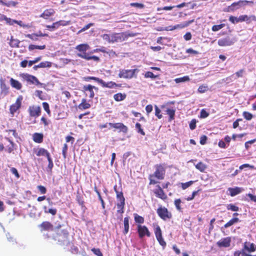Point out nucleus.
I'll return each mask as SVG.
<instances>
[{
	"label": "nucleus",
	"instance_id": "nucleus-44",
	"mask_svg": "<svg viewBox=\"0 0 256 256\" xmlns=\"http://www.w3.org/2000/svg\"><path fill=\"white\" fill-rule=\"evenodd\" d=\"M136 128L137 129L138 132V133H140V134H142L143 136L145 135V132H144L143 130L141 128V125L140 124L136 123Z\"/></svg>",
	"mask_w": 256,
	"mask_h": 256
},
{
	"label": "nucleus",
	"instance_id": "nucleus-55",
	"mask_svg": "<svg viewBox=\"0 0 256 256\" xmlns=\"http://www.w3.org/2000/svg\"><path fill=\"white\" fill-rule=\"evenodd\" d=\"M196 120L195 119H193L191 120L190 124V128L191 130H194L196 127Z\"/></svg>",
	"mask_w": 256,
	"mask_h": 256
},
{
	"label": "nucleus",
	"instance_id": "nucleus-56",
	"mask_svg": "<svg viewBox=\"0 0 256 256\" xmlns=\"http://www.w3.org/2000/svg\"><path fill=\"white\" fill-rule=\"evenodd\" d=\"M92 252L97 256H103L102 254L100 252V249L93 248L92 250Z\"/></svg>",
	"mask_w": 256,
	"mask_h": 256
},
{
	"label": "nucleus",
	"instance_id": "nucleus-29",
	"mask_svg": "<svg viewBox=\"0 0 256 256\" xmlns=\"http://www.w3.org/2000/svg\"><path fill=\"white\" fill-rule=\"evenodd\" d=\"M43 136L42 134L38 133H35L34 134L33 138L34 140L36 142H41L42 140Z\"/></svg>",
	"mask_w": 256,
	"mask_h": 256
},
{
	"label": "nucleus",
	"instance_id": "nucleus-40",
	"mask_svg": "<svg viewBox=\"0 0 256 256\" xmlns=\"http://www.w3.org/2000/svg\"><path fill=\"white\" fill-rule=\"evenodd\" d=\"M225 24H224L218 25H214L212 27V30L214 32H216L223 28Z\"/></svg>",
	"mask_w": 256,
	"mask_h": 256
},
{
	"label": "nucleus",
	"instance_id": "nucleus-48",
	"mask_svg": "<svg viewBox=\"0 0 256 256\" xmlns=\"http://www.w3.org/2000/svg\"><path fill=\"white\" fill-rule=\"evenodd\" d=\"M26 37L32 40H38V36L36 34H28L26 36Z\"/></svg>",
	"mask_w": 256,
	"mask_h": 256
},
{
	"label": "nucleus",
	"instance_id": "nucleus-11",
	"mask_svg": "<svg viewBox=\"0 0 256 256\" xmlns=\"http://www.w3.org/2000/svg\"><path fill=\"white\" fill-rule=\"evenodd\" d=\"M22 100V96H19L16 102L10 106V112L11 114H14L20 107Z\"/></svg>",
	"mask_w": 256,
	"mask_h": 256
},
{
	"label": "nucleus",
	"instance_id": "nucleus-35",
	"mask_svg": "<svg viewBox=\"0 0 256 256\" xmlns=\"http://www.w3.org/2000/svg\"><path fill=\"white\" fill-rule=\"evenodd\" d=\"M190 80V78L188 76H184L182 78H176L174 80L176 83L183 82Z\"/></svg>",
	"mask_w": 256,
	"mask_h": 256
},
{
	"label": "nucleus",
	"instance_id": "nucleus-30",
	"mask_svg": "<svg viewBox=\"0 0 256 256\" xmlns=\"http://www.w3.org/2000/svg\"><path fill=\"white\" fill-rule=\"evenodd\" d=\"M114 98L115 100L120 102L124 100L126 98V95L121 93H118L114 95Z\"/></svg>",
	"mask_w": 256,
	"mask_h": 256
},
{
	"label": "nucleus",
	"instance_id": "nucleus-51",
	"mask_svg": "<svg viewBox=\"0 0 256 256\" xmlns=\"http://www.w3.org/2000/svg\"><path fill=\"white\" fill-rule=\"evenodd\" d=\"M144 76L146 78H156L158 76H155L152 72H146L145 74H144Z\"/></svg>",
	"mask_w": 256,
	"mask_h": 256
},
{
	"label": "nucleus",
	"instance_id": "nucleus-63",
	"mask_svg": "<svg viewBox=\"0 0 256 256\" xmlns=\"http://www.w3.org/2000/svg\"><path fill=\"white\" fill-rule=\"evenodd\" d=\"M186 53L188 54H198V52L196 50H194L192 48H188L186 50Z\"/></svg>",
	"mask_w": 256,
	"mask_h": 256
},
{
	"label": "nucleus",
	"instance_id": "nucleus-32",
	"mask_svg": "<svg viewBox=\"0 0 256 256\" xmlns=\"http://www.w3.org/2000/svg\"><path fill=\"white\" fill-rule=\"evenodd\" d=\"M40 226L44 230H49L51 228H52V225L48 222H43L41 225Z\"/></svg>",
	"mask_w": 256,
	"mask_h": 256
},
{
	"label": "nucleus",
	"instance_id": "nucleus-18",
	"mask_svg": "<svg viewBox=\"0 0 256 256\" xmlns=\"http://www.w3.org/2000/svg\"><path fill=\"white\" fill-rule=\"evenodd\" d=\"M244 248L248 252H254L256 250L254 244L250 242H245L244 243Z\"/></svg>",
	"mask_w": 256,
	"mask_h": 256
},
{
	"label": "nucleus",
	"instance_id": "nucleus-21",
	"mask_svg": "<svg viewBox=\"0 0 256 256\" xmlns=\"http://www.w3.org/2000/svg\"><path fill=\"white\" fill-rule=\"evenodd\" d=\"M194 21V20H188V21H187V22H182L181 24H176V25L174 26V28H175V30H176V29H182V28H184L188 26L190 24L193 22Z\"/></svg>",
	"mask_w": 256,
	"mask_h": 256
},
{
	"label": "nucleus",
	"instance_id": "nucleus-27",
	"mask_svg": "<svg viewBox=\"0 0 256 256\" xmlns=\"http://www.w3.org/2000/svg\"><path fill=\"white\" fill-rule=\"evenodd\" d=\"M90 105L86 102V100L85 99H82V102L78 106V108L81 110H86L90 108Z\"/></svg>",
	"mask_w": 256,
	"mask_h": 256
},
{
	"label": "nucleus",
	"instance_id": "nucleus-20",
	"mask_svg": "<svg viewBox=\"0 0 256 256\" xmlns=\"http://www.w3.org/2000/svg\"><path fill=\"white\" fill-rule=\"evenodd\" d=\"M10 84L12 88L18 90H20L22 87V84L18 80H16L13 78H11L10 79Z\"/></svg>",
	"mask_w": 256,
	"mask_h": 256
},
{
	"label": "nucleus",
	"instance_id": "nucleus-37",
	"mask_svg": "<svg viewBox=\"0 0 256 256\" xmlns=\"http://www.w3.org/2000/svg\"><path fill=\"white\" fill-rule=\"evenodd\" d=\"M52 66V63L49 62H43L38 64L40 68H50Z\"/></svg>",
	"mask_w": 256,
	"mask_h": 256
},
{
	"label": "nucleus",
	"instance_id": "nucleus-15",
	"mask_svg": "<svg viewBox=\"0 0 256 256\" xmlns=\"http://www.w3.org/2000/svg\"><path fill=\"white\" fill-rule=\"evenodd\" d=\"M30 114L31 116L38 117L40 112V108L36 106H30L28 108Z\"/></svg>",
	"mask_w": 256,
	"mask_h": 256
},
{
	"label": "nucleus",
	"instance_id": "nucleus-49",
	"mask_svg": "<svg viewBox=\"0 0 256 256\" xmlns=\"http://www.w3.org/2000/svg\"><path fill=\"white\" fill-rule=\"evenodd\" d=\"M208 89V86L202 85L199 86L198 88V91L200 93H204L206 92Z\"/></svg>",
	"mask_w": 256,
	"mask_h": 256
},
{
	"label": "nucleus",
	"instance_id": "nucleus-23",
	"mask_svg": "<svg viewBox=\"0 0 256 256\" xmlns=\"http://www.w3.org/2000/svg\"><path fill=\"white\" fill-rule=\"evenodd\" d=\"M231 196H234L242 192V189L240 188L236 187L234 188H228Z\"/></svg>",
	"mask_w": 256,
	"mask_h": 256
},
{
	"label": "nucleus",
	"instance_id": "nucleus-62",
	"mask_svg": "<svg viewBox=\"0 0 256 256\" xmlns=\"http://www.w3.org/2000/svg\"><path fill=\"white\" fill-rule=\"evenodd\" d=\"M6 22V24H8L10 25H13L14 24H16V20H12L10 18H7Z\"/></svg>",
	"mask_w": 256,
	"mask_h": 256
},
{
	"label": "nucleus",
	"instance_id": "nucleus-57",
	"mask_svg": "<svg viewBox=\"0 0 256 256\" xmlns=\"http://www.w3.org/2000/svg\"><path fill=\"white\" fill-rule=\"evenodd\" d=\"M42 106H43V108H44V110L48 114H50V110L49 109V105L46 102H44L42 103Z\"/></svg>",
	"mask_w": 256,
	"mask_h": 256
},
{
	"label": "nucleus",
	"instance_id": "nucleus-22",
	"mask_svg": "<svg viewBox=\"0 0 256 256\" xmlns=\"http://www.w3.org/2000/svg\"><path fill=\"white\" fill-rule=\"evenodd\" d=\"M21 76L26 80L30 82L31 84H34V76L28 74H21Z\"/></svg>",
	"mask_w": 256,
	"mask_h": 256
},
{
	"label": "nucleus",
	"instance_id": "nucleus-41",
	"mask_svg": "<svg viewBox=\"0 0 256 256\" xmlns=\"http://www.w3.org/2000/svg\"><path fill=\"white\" fill-rule=\"evenodd\" d=\"M243 116L246 120H250L253 118V115L247 112H243Z\"/></svg>",
	"mask_w": 256,
	"mask_h": 256
},
{
	"label": "nucleus",
	"instance_id": "nucleus-60",
	"mask_svg": "<svg viewBox=\"0 0 256 256\" xmlns=\"http://www.w3.org/2000/svg\"><path fill=\"white\" fill-rule=\"evenodd\" d=\"M38 190L40 191L41 194H44L46 193V190L45 187L42 186H38Z\"/></svg>",
	"mask_w": 256,
	"mask_h": 256
},
{
	"label": "nucleus",
	"instance_id": "nucleus-14",
	"mask_svg": "<svg viewBox=\"0 0 256 256\" xmlns=\"http://www.w3.org/2000/svg\"><path fill=\"white\" fill-rule=\"evenodd\" d=\"M83 90L88 92L86 94L88 95L90 98H92L94 96V90H98V88L94 86L88 84V86H84L83 87Z\"/></svg>",
	"mask_w": 256,
	"mask_h": 256
},
{
	"label": "nucleus",
	"instance_id": "nucleus-16",
	"mask_svg": "<svg viewBox=\"0 0 256 256\" xmlns=\"http://www.w3.org/2000/svg\"><path fill=\"white\" fill-rule=\"evenodd\" d=\"M239 19L240 22H246V23L250 24L252 21H256V16L254 15H242L239 16Z\"/></svg>",
	"mask_w": 256,
	"mask_h": 256
},
{
	"label": "nucleus",
	"instance_id": "nucleus-24",
	"mask_svg": "<svg viewBox=\"0 0 256 256\" xmlns=\"http://www.w3.org/2000/svg\"><path fill=\"white\" fill-rule=\"evenodd\" d=\"M195 166H196V168L198 169V170H199L200 172H204V170L207 168L206 165L204 164L202 162H199Z\"/></svg>",
	"mask_w": 256,
	"mask_h": 256
},
{
	"label": "nucleus",
	"instance_id": "nucleus-53",
	"mask_svg": "<svg viewBox=\"0 0 256 256\" xmlns=\"http://www.w3.org/2000/svg\"><path fill=\"white\" fill-rule=\"evenodd\" d=\"M42 58L40 56L36 58L33 60H30L28 62V66H31L33 64H36L39 62L41 60Z\"/></svg>",
	"mask_w": 256,
	"mask_h": 256
},
{
	"label": "nucleus",
	"instance_id": "nucleus-54",
	"mask_svg": "<svg viewBox=\"0 0 256 256\" xmlns=\"http://www.w3.org/2000/svg\"><path fill=\"white\" fill-rule=\"evenodd\" d=\"M209 115V114L204 109L201 110L200 112V118H206Z\"/></svg>",
	"mask_w": 256,
	"mask_h": 256
},
{
	"label": "nucleus",
	"instance_id": "nucleus-36",
	"mask_svg": "<svg viewBox=\"0 0 256 256\" xmlns=\"http://www.w3.org/2000/svg\"><path fill=\"white\" fill-rule=\"evenodd\" d=\"M20 43V41L16 39L11 38L10 44L12 47H17L19 46L18 44Z\"/></svg>",
	"mask_w": 256,
	"mask_h": 256
},
{
	"label": "nucleus",
	"instance_id": "nucleus-46",
	"mask_svg": "<svg viewBox=\"0 0 256 256\" xmlns=\"http://www.w3.org/2000/svg\"><path fill=\"white\" fill-rule=\"evenodd\" d=\"M180 203L181 200L180 199H176L174 200V205L176 209L180 212L182 210V208L180 206Z\"/></svg>",
	"mask_w": 256,
	"mask_h": 256
},
{
	"label": "nucleus",
	"instance_id": "nucleus-9",
	"mask_svg": "<svg viewBox=\"0 0 256 256\" xmlns=\"http://www.w3.org/2000/svg\"><path fill=\"white\" fill-rule=\"evenodd\" d=\"M154 233L156 234V238L160 244L162 246H165L166 245V242L164 240L162 237V234L160 228L159 226H158L154 230Z\"/></svg>",
	"mask_w": 256,
	"mask_h": 256
},
{
	"label": "nucleus",
	"instance_id": "nucleus-31",
	"mask_svg": "<svg viewBox=\"0 0 256 256\" xmlns=\"http://www.w3.org/2000/svg\"><path fill=\"white\" fill-rule=\"evenodd\" d=\"M128 222H129V218L128 217H126L124 218V234H127L128 232V229H129Z\"/></svg>",
	"mask_w": 256,
	"mask_h": 256
},
{
	"label": "nucleus",
	"instance_id": "nucleus-52",
	"mask_svg": "<svg viewBox=\"0 0 256 256\" xmlns=\"http://www.w3.org/2000/svg\"><path fill=\"white\" fill-rule=\"evenodd\" d=\"M227 208L228 210H230L234 212H236L238 210V208L236 206H235L232 204H230L227 206Z\"/></svg>",
	"mask_w": 256,
	"mask_h": 256
},
{
	"label": "nucleus",
	"instance_id": "nucleus-13",
	"mask_svg": "<svg viewBox=\"0 0 256 256\" xmlns=\"http://www.w3.org/2000/svg\"><path fill=\"white\" fill-rule=\"evenodd\" d=\"M108 124L111 126L116 129L120 130V132H122L124 133H126L128 132V128L124 126L123 124L118 123H108Z\"/></svg>",
	"mask_w": 256,
	"mask_h": 256
},
{
	"label": "nucleus",
	"instance_id": "nucleus-4",
	"mask_svg": "<svg viewBox=\"0 0 256 256\" xmlns=\"http://www.w3.org/2000/svg\"><path fill=\"white\" fill-rule=\"evenodd\" d=\"M248 3H253V2L248 0H239L238 2L232 3L230 6L226 8L224 11L227 12H234L240 8L246 5Z\"/></svg>",
	"mask_w": 256,
	"mask_h": 256
},
{
	"label": "nucleus",
	"instance_id": "nucleus-19",
	"mask_svg": "<svg viewBox=\"0 0 256 256\" xmlns=\"http://www.w3.org/2000/svg\"><path fill=\"white\" fill-rule=\"evenodd\" d=\"M158 189L156 190L154 192V193L156 194V196L162 200L166 199L167 196L166 194L164 193L163 190L159 186H158Z\"/></svg>",
	"mask_w": 256,
	"mask_h": 256
},
{
	"label": "nucleus",
	"instance_id": "nucleus-12",
	"mask_svg": "<svg viewBox=\"0 0 256 256\" xmlns=\"http://www.w3.org/2000/svg\"><path fill=\"white\" fill-rule=\"evenodd\" d=\"M164 170L162 166L159 165L156 166V170L154 174V176L159 180L164 178Z\"/></svg>",
	"mask_w": 256,
	"mask_h": 256
},
{
	"label": "nucleus",
	"instance_id": "nucleus-45",
	"mask_svg": "<svg viewBox=\"0 0 256 256\" xmlns=\"http://www.w3.org/2000/svg\"><path fill=\"white\" fill-rule=\"evenodd\" d=\"M194 183V181H190L188 182H186V183H182V189L185 190L188 187L190 186L192 184Z\"/></svg>",
	"mask_w": 256,
	"mask_h": 256
},
{
	"label": "nucleus",
	"instance_id": "nucleus-38",
	"mask_svg": "<svg viewBox=\"0 0 256 256\" xmlns=\"http://www.w3.org/2000/svg\"><path fill=\"white\" fill-rule=\"evenodd\" d=\"M57 24L58 28H59L60 26H66L70 24V21H65V20H60L56 22Z\"/></svg>",
	"mask_w": 256,
	"mask_h": 256
},
{
	"label": "nucleus",
	"instance_id": "nucleus-42",
	"mask_svg": "<svg viewBox=\"0 0 256 256\" xmlns=\"http://www.w3.org/2000/svg\"><path fill=\"white\" fill-rule=\"evenodd\" d=\"M229 20L232 24L238 23L240 22V20L239 19V17L237 18L234 16H230L229 18Z\"/></svg>",
	"mask_w": 256,
	"mask_h": 256
},
{
	"label": "nucleus",
	"instance_id": "nucleus-34",
	"mask_svg": "<svg viewBox=\"0 0 256 256\" xmlns=\"http://www.w3.org/2000/svg\"><path fill=\"white\" fill-rule=\"evenodd\" d=\"M45 48H46L45 45L40 46H36V45H34V44H30L28 46V50H34V49L44 50Z\"/></svg>",
	"mask_w": 256,
	"mask_h": 256
},
{
	"label": "nucleus",
	"instance_id": "nucleus-8",
	"mask_svg": "<svg viewBox=\"0 0 256 256\" xmlns=\"http://www.w3.org/2000/svg\"><path fill=\"white\" fill-rule=\"evenodd\" d=\"M138 230L139 234V236L140 238H143L144 236L150 237V233L148 228L145 226L138 225Z\"/></svg>",
	"mask_w": 256,
	"mask_h": 256
},
{
	"label": "nucleus",
	"instance_id": "nucleus-33",
	"mask_svg": "<svg viewBox=\"0 0 256 256\" xmlns=\"http://www.w3.org/2000/svg\"><path fill=\"white\" fill-rule=\"evenodd\" d=\"M166 114L170 116V120H172L174 118L175 114V110L171 108H167L166 110Z\"/></svg>",
	"mask_w": 256,
	"mask_h": 256
},
{
	"label": "nucleus",
	"instance_id": "nucleus-50",
	"mask_svg": "<svg viewBox=\"0 0 256 256\" xmlns=\"http://www.w3.org/2000/svg\"><path fill=\"white\" fill-rule=\"evenodd\" d=\"M155 115L158 118H162V115L160 114V110L159 109L157 106H155Z\"/></svg>",
	"mask_w": 256,
	"mask_h": 256
},
{
	"label": "nucleus",
	"instance_id": "nucleus-5",
	"mask_svg": "<svg viewBox=\"0 0 256 256\" xmlns=\"http://www.w3.org/2000/svg\"><path fill=\"white\" fill-rule=\"evenodd\" d=\"M157 213L160 218L166 220L172 218V214L164 207H160L157 210Z\"/></svg>",
	"mask_w": 256,
	"mask_h": 256
},
{
	"label": "nucleus",
	"instance_id": "nucleus-6",
	"mask_svg": "<svg viewBox=\"0 0 256 256\" xmlns=\"http://www.w3.org/2000/svg\"><path fill=\"white\" fill-rule=\"evenodd\" d=\"M117 198L120 202L117 204L118 208V212L120 214L124 212V208L125 204V199L123 196L122 192H117Z\"/></svg>",
	"mask_w": 256,
	"mask_h": 256
},
{
	"label": "nucleus",
	"instance_id": "nucleus-58",
	"mask_svg": "<svg viewBox=\"0 0 256 256\" xmlns=\"http://www.w3.org/2000/svg\"><path fill=\"white\" fill-rule=\"evenodd\" d=\"M10 170L11 172H12V174H14V175H15V176H16L17 178H20V175H19V174H18V172L17 170H16V168H10Z\"/></svg>",
	"mask_w": 256,
	"mask_h": 256
},
{
	"label": "nucleus",
	"instance_id": "nucleus-7",
	"mask_svg": "<svg viewBox=\"0 0 256 256\" xmlns=\"http://www.w3.org/2000/svg\"><path fill=\"white\" fill-rule=\"evenodd\" d=\"M231 242L230 237H226L218 240L216 242V245L220 248H228L230 246Z\"/></svg>",
	"mask_w": 256,
	"mask_h": 256
},
{
	"label": "nucleus",
	"instance_id": "nucleus-28",
	"mask_svg": "<svg viewBox=\"0 0 256 256\" xmlns=\"http://www.w3.org/2000/svg\"><path fill=\"white\" fill-rule=\"evenodd\" d=\"M239 222V219L237 218H234L230 220L229 222H228L224 226L225 228H228L234 224L237 223Z\"/></svg>",
	"mask_w": 256,
	"mask_h": 256
},
{
	"label": "nucleus",
	"instance_id": "nucleus-59",
	"mask_svg": "<svg viewBox=\"0 0 256 256\" xmlns=\"http://www.w3.org/2000/svg\"><path fill=\"white\" fill-rule=\"evenodd\" d=\"M46 28H48L51 29V30H52L54 29L58 28L57 24H56V22H55L53 23L52 26L46 25Z\"/></svg>",
	"mask_w": 256,
	"mask_h": 256
},
{
	"label": "nucleus",
	"instance_id": "nucleus-39",
	"mask_svg": "<svg viewBox=\"0 0 256 256\" xmlns=\"http://www.w3.org/2000/svg\"><path fill=\"white\" fill-rule=\"evenodd\" d=\"M134 220L136 222L139 224H142L144 222V218L137 214H134Z\"/></svg>",
	"mask_w": 256,
	"mask_h": 256
},
{
	"label": "nucleus",
	"instance_id": "nucleus-61",
	"mask_svg": "<svg viewBox=\"0 0 256 256\" xmlns=\"http://www.w3.org/2000/svg\"><path fill=\"white\" fill-rule=\"evenodd\" d=\"M17 4L16 2H13V1H10L8 2H5L4 6H6L8 7H10L11 6H15L16 4Z\"/></svg>",
	"mask_w": 256,
	"mask_h": 256
},
{
	"label": "nucleus",
	"instance_id": "nucleus-2",
	"mask_svg": "<svg viewBox=\"0 0 256 256\" xmlns=\"http://www.w3.org/2000/svg\"><path fill=\"white\" fill-rule=\"evenodd\" d=\"M138 69L132 70H120L118 74V76L120 78H124L126 79H130L132 78L136 77V73H138Z\"/></svg>",
	"mask_w": 256,
	"mask_h": 256
},
{
	"label": "nucleus",
	"instance_id": "nucleus-1",
	"mask_svg": "<svg viewBox=\"0 0 256 256\" xmlns=\"http://www.w3.org/2000/svg\"><path fill=\"white\" fill-rule=\"evenodd\" d=\"M75 48L79 52L76 54L77 56L78 57L88 60H93L97 62L100 60L98 57L95 56H90V54L86 52V51L90 48V46L86 44L78 45Z\"/></svg>",
	"mask_w": 256,
	"mask_h": 256
},
{
	"label": "nucleus",
	"instance_id": "nucleus-47",
	"mask_svg": "<svg viewBox=\"0 0 256 256\" xmlns=\"http://www.w3.org/2000/svg\"><path fill=\"white\" fill-rule=\"evenodd\" d=\"M102 39L108 43H111L110 34H104L101 36Z\"/></svg>",
	"mask_w": 256,
	"mask_h": 256
},
{
	"label": "nucleus",
	"instance_id": "nucleus-64",
	"mask_svg": "<svg viewBox=\"0 0 256 256\" xmlns=\"http://www.w3.org/2000/svg\"><path fill=\"white\" fill-rule=\"evenodd\" d=\"M186 40H189L192 38V34L190 32H186L184 36Z\"/></svg>",
	"mask_w": 256,
	"mask_h": 256
},
{
	"label": "nucleus",
	"instance_id": "nucleus-43",
	"mask_svg": "<svg viewBox=\"0 0 256 256\" xmlns=\"http://www.w3.org/2000/svg\"><path fill=\"white\" fill-rule=\"evenodd\" d=\"M16 24H18L20 26L24 28H30L31 27L30 25V24H24L22 22L21 20H16Z\"/></svg>",
	"mask_w": 256,
	"mask_h": 256
},
{
	"label": "nucleus",
	"instance_id": "nucleus-10",
	"mask_svg": "<svg viewBox=\"0 0 256 256\" xmlns=\"http://www.w3.org/2000/svg\"><path fill=\"white\" fill-rule=\"evenodd\" d=\"M235 42L234 40H232L229 37H226L224 38L220 39L218 40V44L220 46H230L234 44Z\"/></svg>",
	"mask_w": 256,
	"mask_h": 256
},
{
	"label": "nucleus",
	"instance_id": "nucleus-26",
	"mask_svg": "<svg viewBox=\"0 0 256 256\" xmlns=\"http://www.w3.org/2000/svg\"><path fill=\"white\" fill-rule=\"evenodd\" d=\"M120 86V84H116V83H115L113 82H104V83L102 86L103 87H106V88H114L116 87V86Z\"/></svg>",
	"mask_w": 256,
	"mask_h": 256
},
{
	"label": "nucleus",
	"instance_id": "nucleus-17",
	"mask_svg": "<svg viewBox=\"0 0 256 256\" xmlns=\"http://www.w3.org/2000/svg\"><path fill=\"white\" fill-rule=\"evenodd\" d=\"M55 13V11L52 8L47 9L40 15V17L44 19H48V17L53 16Z\"/></svg>",
	"mask_w": 256,
	"mask_h": 256
},
{
	"label": "nucleus",
	"instance_id": "nucleus-25",
	"mask_svg": "<svg viewBox=\"0 0 256 256\" xmlns=\"http://www.w3.org/2000/svg\"><path fill=\"white\" fill-rule=\"evenodd\" d=\"M36 155L38 156H46L47 158L50 156L49 152L46 150L42 148H40L38 150Z\"/></svg>",
	"mask_w": 256,
	"mask_h": 256
},
{
	"label": "nucleus",
	"instance_id": "nucleus-3",
	"mask_svg": "<svg viewBox=\"0 0 256 256\" xmlns=\"http://www.w3.org/2000/svg\"><path fill=\"white\" fill-rule=\"evenodd\" d=\"M133 36L132 34H127L124 33H114L110 34L111 43L122 42L125 40L128 36Z\"/></svg>",
	"mask_w": 256,
	"mask_h": 256
}]
</instances>
